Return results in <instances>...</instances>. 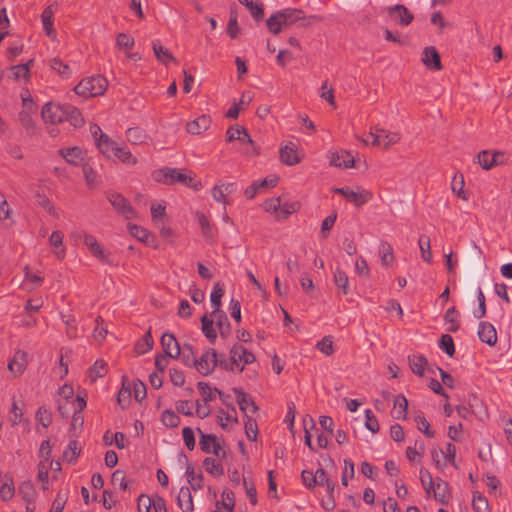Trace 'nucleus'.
I'll return each mask as SVG.
<instances>
[{"instance_id":"f257e3e1","label":"nucleus","mask_w":512,"mask_h":512,"mask_svg":"<svg viewBox=\"0 0 512 512\" xmlns=\"http://www.w3.org/2000/svg\"><path fill=\"white\" fill-rule=\"evenodd\" d=\"M321 16L311 15L306 17L304 12L300 9L287 8L272 14L266 21L268 30L274 34H279L283 29H286L296 23L299 26L306 28L310 25L322 21Z\"/></svg>"},{"instance_id":"f03ea898","label":"nucleus","mask_w":512,"mask_h":512,"mask_svg":"<svg viewBox=\"0 0 512 512\" xmlns=\"http://www.w3.org/2000/svg\"><path fill=\"white\" fill-rule=\"evenodd\" d=\"M152 176L155 181L161 182L166 185L181 183L186 187L193 188L195 190H199L201 186V183L196 182L195 178L191 175V173L187 174L185 170H180L176 168H161L155 170L152 173Z\"/></svg>"},{"instance_id":"7ed1b4c3","label":"nucleus","mask_w":512,"mask_h":512,"mask_svg":"<svg viewBox=\"0 0 512 512\" xmlns=\"http://www.w3.org/2000/svg\"><path fill=\"white\" fill-rule=\"evenodd\" d=\"M391 406V414H396L397 416H406L408 410V401L405 396L401 394L393 395L386 393L382 396L381 399H376L374 402V407L377 413H385Z\"/></svg>"},{"instance_id":"20e7f679","label":"nucleus","mask_w":512,"mask_h":512,"mask_svg":"<svg viewBox=\"0 0 512 512\" xmlns=\"http://www.w3.org/2000/svg\"><path fill=\"white\" fill-rule=\"evenodd\" d=\"M108 86V81L101 75L82 79L74 88L77 95L85 98L102 95Z\"/></svg>"},{"instance_id":"39448f33","label":"nucleus","mask_w":512,"mask_h":512,"mask_svg":"<svg viewBox=\"0 0 512 512\" xmlns=\"http://www.w3.org/2000/svg\"><path fill=\"white\" fill-rule=\"evenodd\" d=\"M227 359L224 354H218L213 348L206 350L196 361L195 368L202 375L211 374L216 367L225 369Z\"/></svg>"},{"instance_id":"423d86ee","label":"nucleus","mask_w":512,"mask_h":512,"mask_svg":"<svg viewBox=\"0 0 512 512\" xmlns=\"http://www.w3.org/2000/svg\"><path fill=\"white\" fill-rule=\"evenodd\" d=\"M230 361H227L225 370L242 372L245 365L255 362L256 358L252 352L240 344H235L230 349Z\"/></svg>"},{"instance_id":"0eeeda50","label":"nucleus","mask_w":512,"mask_h":512,"mask_svg":"<svg viewBox=\"0 0 512 512\" xmlns=\"http://www.w3.org/2000/svg\"><path fill=\"white\" fill-rule=\"evenodd\" d=\"M382 12H385L395 24L400 26H408L414 20L413 13L403 4L384 7Z\"/></svg>"},{"instance_id":"6e6552de","label":"nucleus","mask_w":512,"mask_h":512,"mask_svg":"<svg viewBox=\"0 0 512 512\" xmlns=\"http://www.w3.org/2000/svg\"><path fill=\"white\" fill-rule=\"evenodd\" d=\"M85 396L77 394L71 399L57 401V409L60 416H76L86 407Z\"/></svg>"},{"instance_id":"1a4fd4ad","label":"nucleus","mask_w":512,"mask_h":512,"mask_svg":"<svg viewBox=\"0 0 512 512\" xmlns=\"http://www.w3.org/2000/svg\"><path fill=\"white\" fill-rule=\"evenodd\" d=\"M334 192L341 194L356 207H361L373 198V194L370 191L360 187H358L356 191L352 190L350 187H341L334 189Z\"/></svg>"},{"instance_id":"9d476101","label":"nucleus","mask_w":512,"mask_h":512,"mask_svg":"<svg viewBox=\"0 0 512 512\" xmlns=\"http://www.w3.org/2000/svg\"><path fill=\"white\" fill-rule=\"evenodd\" d=\"M106 196L113 208L126 219H132L136 216L134 208L123 195L109 191Z\"/></svg>"},{"instance_id":"9b49d317","label":"nucleus","mask_w":512,"mask_h":512,"mask_svg":"<svg viewBox=\"0 0 512 512\" xmlns=\"http://www.w3.org/2000/svg\"><path fill=\"white\" fill-rule=\"evenodd\" d=\"M66 104L46 103L42 107L41 115L45 123L58 124L65 120Z\"/></svg>"},{"instance_id":"f8f14e48","label":"nucleus","mask_w":512,"mask_h":512,"mask_svg":"<svg viewBox=\"0 0 512 512\" xmlns=\"http://www.w3.org/2000/svg\"><path fill=\"white\" fill-rule=\"evenodd\" d=\"M456 411L459 416H467L468 414L472 416H482L486 414V407L484 406L481 399L476 396H473L469 399L468 405L460 404L456 407Z\"/></svg>"},{"instance_id":"ddd939ff","label":"nucleus","mask_w":512,"mask_h":512,"mask_svg":"<svg viewBox=\"0 0 512 512\" xmlns=\"http://www.w3.org/2000/svg\"><path fill=\"white\" fill-rule=\"evenodd\" d=\"M178 460L180 463L186 464V472L185 475L187 477L188 483L191 485L192 489L197 491L203 488V475L202 473L195 474L194 466L189 463L186 454L182 451L179 454Z\"/></svg>"},{"instance_id":"4468645a","label":"nucleus","mask_w":512,"mask_h":512,"mask_svg":"<svg viewBox=\"0 0 512 512\" xmlns=\"http://www.w3.org/2000/svg\"><path fill=\"white\" fill-rule=\"evenodd\" d=\"M233 392L235 394L236 402L245 416L255 414L257 412L258 407L255 404L254 399L249 394L245 393L240 388H234Z\"/></svg>"},{"instance_id":"2eb2a0df","label":"nucleus","mask_w":512,"mask_h":512,"mask_svg":"<svg viewBox=\"0 0 512 512\" xmlns=\"http://www.w3.org/2000/svg\"><path fill=\"white\" fill-rule=\"evenodd\" d=\"M423 65L431 71H440L443 66L441 63L440 54L434 46L425 47L422 53Z\"/></svg>"},{"instance_id":"dca6fc26","label":"nucleus","mask_w":512,"mask_h":512,"mask_svg":"<svg viewBox=\"0 0 512 512\" xmlns=\"http://www.w3.org/2000/svg\"><path fill=\"white\" fill-rule=\"evenodd\" d=\"M160 342L164 351V355H167L173 359H178L180 357L181 348L177 339L172 333H164L161 336Z\"/></svg>"},{"instance_id":"f3484780","label":"nucleus","mask_w":512,"mask_h":512,"mask_svg":"<svg viewBox=\"0 0 512 512\" xmlns=\"http://www.w3.org/2000/svg\"><path fill=\"white\" fill-rule=\"evenodd\" d=\"M22 99H23V105L26 109L19 113V120H20L22 126L27 131H33L35 129V122L31 116V113H34L36 111V106L33 103L32 99H28V98H24V97Z\"/></svg>"},{"instance_id":"a211bd4d","label":"nucleus","mask_w":512,"mask_h":512,"mask_svg":"<svg viewBox=\"0 0 512 512\" xmlns=\"http://www.w3.org/2000/svg\"><path fill=\"white\" fill-rule=\"evenodd\" d=\"M478 336L481 342L494 346L497 343V332L495 327L489 322H480L478 327Z\"/></svg>"},{"instance_id":"6ab92c4d","label":"nucleus","mask_w":512,"mask_h":512,"mask_svg":"<svg viewBox=\"0 0 512 512\" xmlns=\"http://www.w3.org/2000/svg\"><path fill=\"white\" fill-rule=\"evenodd\" d=\"M77 237L83 240V243L88 247L94 257L100 260L105 259L104 249L99 245L97 239L93 235L80 232L77 234Z\"/></svg>"},{"instance_id":"aec40b11","label":"nucleus","mask_w":512,"mask_h":512,"mask_svg":"<svg viewBox=\"0 0 512 512\" xmlns=\"http://www.w3.org/2000/svg\"><path fill=\"white\" fill-rule=\"evenodd\" d=\"M27 363V353L22 350H18L15 352L13 358L9 361L8 369L15 376H19L25 371Z\"/></svg>"},{"instance_id":"412c9836","label":"nucleus","mask_w":512,"mask_h":512,"mask_svg":"<svg viewBox=\"0 0 512 512\" xmlns=\"http://www.w3.org/2000/svg\"><path fill=\"white\" fill-rule=\"evenodd\" d=\"M211 125V118L208 115H201L186 124V131L192 135H199L206 131Z\"/></svg>"},{"instance_id":"4be33fe9","label":"nucleus","mask_w":512,"mask_h":512,"mask_svg":"<svg viewBox=\"0 0 512 512\" xmlns=\"http://www.w3.org/2000/svg\"><path fill=\"white\" fill-rule=\"evenodd\" d=\"M330 165L335 167L351 168L354 166V157L350 152L345 150L335 152L330 156Z\"/></svg>"},{"instance_id":"5701e85b","label":"nucleus","mask_w":512,"mask_h":512,"mask_svg":"<svg viewBox=\"0 0 512 512\" xmlns=\"http://www.w3.org/2000/svg\"><path fill=\"white\" fill-rule=\"evenodd\" d=\"M281 161L288 166L296 165L300 162V158L296 152V146L294 143L289 142L284 147L280 148Z\"/></svg>"},{"instance_id":"b1692460","label":"nucleus","mask_w":512,"mask_h":512,"mask_svg":"<svg viewBox=\"0 0 512 512\" xmlns=\"http://www.w3.org/2000/svg\"><path fill=\"white\" fill-rule=\"evenodd\" d=\"M56 4H51L47 6L42 14H41V20L43 24V29L46 32V34L50 37L55 36V30L53 28V20H54V13L56 10Z\"/></svg>"},{"instance_id":"393cba45","label":"nucleus","mask_w":512,"mask_h":512,"mask_svg":"<svg viewBox=\"0 0 512 512\" xmlns=\"http://www.w3.org/2000/svg\"><path fill=\"white\" fill-rule=\"evenodd\" d=\"M177 505L183 512H193V498L189 487L184 486L180 488L177 496Z\"/></svg>"},{"instance_id":"a878e982","label":"nucleus","mask_w":512,"mask_h":512,"mask_svg":"<svg viewBox=\"0 0 512 512\" xmlns=\"http://www.w3.org/2000/svg\"><path fill=\"white\" fill-rule=\"evenodd\" d=\"M64 114V122H69L73 127L78 128L84 124V118L78 108L70 104H66Z\"/></svg>"},{"instance_id":"bb28decb","label":"nucleus","mask_w":512,"mask_h":512,"mask_svg":"<svg viewBox=\"0 0 512 512\" xmlns=\"http://www.w3.org/2000/svg\"><path fill=\"white\" fill-rule=\"evenodd\" d=\"M64 235L61 231H53L49 237V243L54 248V254L58 259H63L65 256V248L63 246Z\"/></svg>"},{"instance_id":"cd10ccee","label":"nucleus","mask_w":512,"mask_h":512,"mask_svg":"<svg viewBox=\"0 0 512 512\" xmlns=\"http://www.w3.org/2000/svg\"><path fill=\"white\" fill-rule=\"evenodd\" d=\"M449 484L441 478H436L434 488V499L443 505L448 504Z\"/></svg>"},{"instance_id":"c85d7f7f","label":"nucleus","mask_w":512,"mask_h":512,"mask_svg":"<svg viewBox=\"0 0 512 512\" xmlns=\"http://www.w3.org/2000/svg\"><path fill=\"white\" fill-rule=\"evenodd\" d=\"M107 371H108L107 363L104 360L99 359V360H96L95 363L88 369L87 377L93 383L98 378L105 376Z\"/></svg>"},{"instance_id":"c756f323","label":"nucleus","mask_w":512,"mask_h":512,"mask_svg":"<svg viewBox=\"0 0 512 512\" xmlns=\"http://www.w3.org/2000/svg\"><path fill=\"white\" fill-rule=\"evenodd\" d=\"M97 147L102 154L107 157L111 156V153L114 154L118 145L115 141L111 140L106 134L101 133L99 139H97Z\"/></svg>"},{"instance_id":"7c9ffc66","label":"nucleus","mask_w":512,"mask_h":512,"mask_svg":"<svg viewBox=\"0 0 512 512\" xmlns=\"http://www.w3.org/2000/svg\"><path fill=\"white\" fill-rule=\"evenodd\" d=\"M409 366L412 372L420 377L424 375L428 361L423 355L408 356Z\"/></svg>"},{"instance_id":"2f4dec72","label":"nucleus","mask_w":512,"mask_h":512,"mask_svg":"<svg viewBox=\"0 0 512 512\" xmlns=\"http://www.w3.org/2000/svg\"><path fill=\"white\" fill-rule=\"evenodd\" d=\"M334 284L343 295L349 294V277L346 272L341 270L339 267L334 271Z\"/></svg>"},{"instance_id":"473e14b6","label":"nucleus","mask_w":512,"mask_h":512,"mask_svg":"<svg viewBox=\"0 0 512 512\" xmlns=\"http://www.w3.org/2000/svg\"><path fill=\"white\" fill-rule=\"evenodd\" d=\"M152 48L156 59L164 64L169 61L176 62L175 57L170 53L167 48H164L158 40L153 41Z\"/></svg>"},{"instance_id":"72a5a7b5","label":"nucleus","mask_w":512,"mask_h":512,"mask_svg":"<svg viewBox=\"0 0 512 512\" xmlns=\"http://www.w3.org/2000/svg\"><path fill=\"white\" fill-rule=\"evenodd\" d=\"M196 217H197L198 223L201 227V232H202V235L204 236V238H206L207 240L213 239V237L215 235V229L211 225L209 219L201 211L196 212Z\"/></svg>"},{"instance_id":"f704fd0d","label":"nucleus","mask_w":512,"mask_h":512,"mask_svg":"<svg viewBox=\"0 0 512 512\" xmlns=\"http://www.w3.org/2000/svg\"><path fill=\"white\" fill-rule=\"evenodd\" d=\"M59 154L70 164L78 165L82 160V150L79 147L63 148Z\"/></svg>"},{"instance_id":"c9c22d12","label":"nucleus","mask_w":512,"mask_h":512,"mask_svg":"<svg viewBox=\"0 0 512 512\" xmlns=\"http://www.w3.org/2000/svg\"><path fill=\"white\" fill-rule=\"evenodd\" d=\"M154 345V340L151 335L150 329L142 336V338L135 344V352L139 355L149 352Z\"/></svg>"},{"instance_id":"e433bc0d","label":"nucleus","mask_w":512,"mask_h":512,"mask_svg":"<svg viewBox=\"0 0 512 512\" xmlns=\"http://www.w3.org/2000/svg\"><path fill=\"white\" fill-rule=\"evenodd\" d=\"M81 453V448L78 446L77 438H70V441L63 452V457L69 463L75 462Z\"/></svg>"},{"instance_id":"4c0bfd02","label":"nucleus","mask_w":512,"mask_h":512,"mask_svg":"<svg viewBox=\"0 0 512 512\" xmlns=\"http://www.w3.org/2000/svg\"><path fill=\"white\" fill-rule=\"evenodd\" d=\"M241 139H238L242 144L247 145V147L244 150V153L249 156H256L259 154V147L256 146L255 142L252 140V138L249 136L246 128L241 129Z\"/></svg>"},{"instance_id":"58836bf2","label":"nucleus","mask_w":512,"mask_h":512,"mask_svg":"<svg viewBox=\"0 0 512 512\" xmlns=\"http://www.w3.org/2000/svg\"><path fill=\"white\" fill-rule=\"evenodd\" d=\"M126 138L130 143H132L134 145H138V144L145 143L146 140L148 139V136L143 129H141L139 127H133V128H129L126 131Z\"/></svg>"},{"instance_id":"ea45409f","label":"nucleus","mask_w":512,"mask_h":512,"mask_svg":"<svg viewBox=\"0 0 512 512\" xmlns=\"http://www.w3.org/2000/svg\"><path fill=\"white\" fill-rule=\"evenodd\" d=\"M34 60L30 59L27 63L21 64V65H14L10 67V70L12 71V75L10 78L14 80H19L21 78H29L30 72L29 69L33 65Z\"/></svg>"},{"instance_id":"a19ab883","label":"nucleus","mask_w":512,"mask_h":512,"mask_svg":"<svg viewBox=\"0 0 512 512\" xmlns=\"http://www.w3.org/2000/svg\"><path fill=\"white\" fill-rule=\"evenodd\" d=\"M205 470L214 477H221L224 475L222 465L212 457H206L203 461Z\"/></svg>"},{"instance_id":"79ce46f5","label":"nucleus","mask_w":512,"mask_h":512,"mask_svg":"<svg viewBox=\"0 0 512 512\" xmlns=\"http://www.w3.org/2000/svg\"><path fill=\"white\" fill-rule=\"evenodd\" d=\"M18 491L26 503L31 504L33 502L36 492L34 485L31 481H23L20 484Z\"/></svg>"},{"instance_id":"37998d69","label":"nucleus","mask_w":512,"mask_h":512,"mask_svg":"<svg viewBox=\"0 0 512 512\" xmlns=\"http://www.w3.org/2000/svg\"><path fill=\"white\" fill-rule=\"evenodd\" d=\"M224 295V289L220 285V283H216L213 287V290L210 295L211 304L214 306V310L211 315H216L219 313L221 307V299Z\"/></svg>"},{"instance_id":"c03bdc74","label":"nucleus","mask_w":512,"mask_h":512,"mask_svg":"<svg viewBox=\"0 0 512 512\" xmlns=\"http://www.w3.org/2000/svg\"><path fill=\"white\" fill-rule=\"evenodd\" d=\"M379 254L383 266L388 267L394 261L393 248L385 241H382L379 246Z\"/></svg>"},{"instance_id":"a18cd8bd","label":"nucleus","mask_w":512,"mask_h":512,"mask_svg":"<svg viewBox=\"0 0 512 512\" xmlns=\"http://www.w3.org/2000/svg\"><path fill=\"white\" fill-rule=\"evenodd\" d=\"M213 322L214 320L211 319L208 315H204L201 318L202 331L206 338L209 340V342L212 344L215 342L217 338L216 331L213 328Z\"/></svg>"},{"instance_id":"49530a36","label":"nucleus","mask_w":512,"mask_h":512,"mask_svg":"<svg viewBox=\"0 0 512 512\" xmlns=\"http://www.w3.org/2000/svg\"><path fill=\"white\" fill-rule=\"evenodd\" d=\"M119 161L124 164L134 166L137 164L138 160L135 156L132 155L130 150L125 147L118 146L113 154Z\"/></svg>"},{"instance_id":"de8ad7c7","label":"nucleus","mask_w":512,"mask_h":512,"mask_svg":"<svg viewBox=\"0 0 512 512\" xmlns=\"http://www.w3.org/2000/svg\"><path fill=\"white\" fill-rule=\"evenodd\" d=\"M377 132L382 135L381 140L384 149H388L400 140V135L396 132H390L382 128H377Z\"/></svg>"},{"instance_id":"09e8293b","label":"nucleus","mask_w":512,"mask_h":512,"mask_svg":"<svg viewBox=\"0 0 512 512\" xmlns=\"http://www.w3.org/2000/svg\"><path fill=\"white\" fill-rule=\"evenodd\" d=\"M419 248L421 251L422 259L430 263L432 261V253H431V245H430V238L426 235H421L419 237Z\"/></svg>"},{"instance_id":"8fccbe9b","label":"nucleus","mask_w":512,"mask_h":512,"mask_svg":"<svg viewBox=\"0 0 512 512\" xmlns=\"http://www.w3.org/2000/svg\"><path fill=\"white\" fill-rule=\"evenodd\" d=\"M464 177L462 174L455 175L452 179L451 189L462 200H467L468 196L464 191Z\"/></svg>"},{"instance_id":"3c124183","label":"nucleus","mask_w":512,"mask_h":512,"mask_svg":"<svg viewBox=\"0 0 512 512\" xmlns=\"http://www.w3.org/2000/svg\"><path fill=\"white\" fill-rule=\"evenodd\" d=\"M216 318V324L220 330V334L222 337H227L230 334V323L228 321L227 315L223 311H219L216 315H213Z\"/></svg>"},{"instance_id":"603ef678","label":"nucleus","mask_w":512,"mask_h":512,"mask_svg":"<svg viewBox=\"0 0 512 512\" xmlns=\"http://www.w3.org/2000/svg\"><path fill=\"white\" fill-rule=\"evenodd\" d=\"M182 362L188 367H195L196 356L193 347L190 344H184L183 350L180 354Z\"/></svg>"},{"instance_id":"864d4df0","label":"nucleus","mask_w":512,"mask_h":512,"mask_svg":"<svg viewBox=\"0 0 512 512\" xmlns=\"http://www.w3.org/2000/svg\"><path fill=\"white\" fill-rule=\"evenodd\" d=\"M472 508L475 512H488L489 504L486 497L482 496L479 492L473 493Z\"/></svg>"},{"instance_id":"5fc2aeb1","label":"nucleus","mask_w":512,"mask_h":512,"mask_svg":"<svg viewBox=\"0 0 512 512\" xmlns=\"http://www.w3.org/2000/svg\"><path fill=\"white\" fill-rule=\"evenodd\" d=\"M103 324H104L103 318L100 316H97L95 319V328L93 330L92 336L98 342H102L107 335V329L105 327H103Z\"/></svg>"},{"instance_id":"6e6d98bb","label":"nucleus","mask_w":512,"mask_h":512,"mask_svg":"<svg viewBox=\"0 0 512 512\" xmlns=\"http://www.w3.org/2000/svg\"><path fill=\"white\" fill-rule=\"evenodd\" d=\"M197 432L200 435L199 445L201 450L205 453H210L212 442H215V435L205 434L201 431L200 428H197Z\"/></svg>"},{"instance_id":"4d7b16f0","label":"nucleus","mask_w":512,"mask_h":512,"mask_svg":"<svg viewBox=\"0 0 512 512\" xmlns=\"http://www.w3.org/2000/svg\"><path fill=\"white\" fill-rule=\"evenodd\" d=\"M63 322L66 324V334L70 339L77 337L76 319L73 315H63Z\"/></svg>"},{"instance_id":"13d9d810","label":"nucleus","mask_w":512,"mask_h":512,"mask_svg":"<svg viewBox=\"0 0 512 512\" xmlns=\"http://www.w3.org/2000/svg\"><path fill=\"white\" fill-rule=\"evenodd\" d=\"M439 346L448 356L452 357L455 354L454 341L450 335L443 334L440 338Z\"/></svg>"},{"instance_id":"bf43d9fd","label":"nucleus","mask_w":512,"mask_h":512,"mask_svg":"<svg viewBox=\"0 0 512 512\" xmlns=\"http://www.w3.org/2000/svg\"><path fill=\"white\" fill-rule=\"evenodd\" d=\"M245 433L250 441H256L258 435V425L255 418H247L244 423Z\"/></svg>"},{"instance_id":"052dcab7","label":"nucleus","mask_w":512,"mask_h":512,"mask_svg":"<svg viewBox=\"0 0 512 512\" xmlns=\"http://www.w3.org/2000/svg\"><path fill=\"white\" fill-rule=\"evenodd\" d=\"M128 228H129L130 233L135 238H137L139 241L144 242V243L148 242L150 233L146 229H144L136 224H129Z\"/></svg>"},{"instance_id":"680f3d73","label":"nucleus","mask_w":512,"mask_h":512,"mask_svg":"<svg viewBox=\"0 0 512 512\" xmlns=\"http://www.w3.org/2000/svg\"><path fill=\"white\" fill-rule=\"evenodd\" d=\"M131 395H132L131 387L129 385L126 386L125 383H123L122 388L118 392V396H117L118 404L122 408H125L130 403Z\"/></svg>"},{"instance_id":"e2e57ef3","label":"nucleus","mask_w":512,"mask_h":512,"mask_svg":"<svg viewBox=\"0 0 512 512\" xmlns=\"http://www.w3.org/2000/svg\"><path fill=\"white\" fill-rule=\"evenodd\" d=\"M243 486L246 490V494L249 498L250 503L254 506L257 504V491L255 484L252 480H248L246 477H243Z\"/></svg>"},{"instance_id":"0e129e2a","label":"nucleus","mask_w":512,"mask_h":512,"mask_svg":"<svg viewBox=\"0 0 512 512\" xmlns=\"http://www.w3.org/2000/svg\"><path fill=\"white\" fill-rule=\"evenodd\" d=\"M316 348L323 354L329 356L334 352L333 340L331 336H325L317 342Z\"/></svg>"},{"instance_id":"69168bd1","label":"nucleus","mask_w":512,"mask_h":512,"mask_svg":"<svg viewBox=\"0 0 512 512\" xmlns=\"http://www.w3.org/2000/svg\"><path fill=\"white\" fill-rule=\"evenodd\" d=\"M15 488L13 484V480L10 479V483L5 482L0 487V498L2 501L7 502L11 500L14 496Z\"/></svg>"},{"instance_id":"338daca9","label":"nucleus","mask_w":512,"mask_h":512,"mask_svg":"<svg viewBox=\"0 0 512 512\" xmlns=\"http://www.w3.org/2000/svg\"><path fill=\"white\" fill-rule=\"evenodd\" d=\"M82 170L88 186H95L98 184V175L89 164H84Z\"/></svg>"},{"instance_id":"774afa93","label":"nucleus","mask_w":512,"mask_h":512,"mask_svg":"<svg viewBox=\"0 0 512 512\" xmlns=\"http://www.w3.org/2000/svg\"><path fill=\"white\" fill-rule=\"evenodd\" d=\"M222 498L224 501L223 508L228 512H233L235 507V497L233 491L230 489H224L222 492Z\"/></svg>"}]
</instances>
